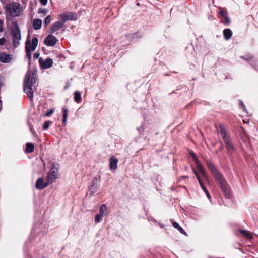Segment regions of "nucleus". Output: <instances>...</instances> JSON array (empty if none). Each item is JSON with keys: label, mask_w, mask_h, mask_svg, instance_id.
Segmentation results:
<instances>
[{"label": "nucleus", "mask_w": 258, "mask_h": 258, "mask_svg": "<svg viewBox=\"0 0 258 258\" xmlns=\"http://www.w3.org/2000/svg\"><path fill=\"white\" fill-rule=\"evenodd\" d=\"M37 81L35 73L32 74L31 78L30 72L28 71L26 73L24 80V90L31 100L33 97V92L36 90Z\"/></svg>", "instance_id": "1"}, {"label": "nucleus", "mask_w": 258, "mask_h": 258, "mask_svg": "<svg viewBox=\"0 0 258 258\" xmlns=\"http://www.w3.org/2000/svg\"><path fill=\"white\" fill-rule=\"evenodd\" d=\"M7 24L11 32L12 41L13 47L17 48L20 44L21 34L18 22L15 20L7 21Z\"/></svg>", "instance_id": "2"}, {"label": "nucleus", "mask_w": 258, "mask_h": 258, "mask_svg": "<svg viewBox=\"0 0 258 258\" xmlns=\"http://www.w3.org/2000/svg\"><path fill=\"white\" fill-rule=\"evenodd\" d=\"M4 10L6 15L12 17L21 16L23 11L21 4L16 2H12L6 4L4 6Z\"/></svg>", "instance_id": "3"}, {"label": "nucleus", "mask_w": 258, "mask_h": 258, "mask_svg": "<svg viewBox=\"0 0 258 258\" xmlns=\"http://www.w3.org/2000/svg\"><path fill=\"white\" fill-rule=\"evenodd\" d=\"M206 162L208 168H209L212 174L214 175L216 180L218 182L221 190L225 194V196L228 197L229 195L226 191L227 189L226 182L223 178L222 175L218 172L216 168L215 167L213 163L210 161H207Z\"/></svg>", "instance_id": "4"}, {"label": "nucleus", "mask_w": 258, "mask_h": 258, "mask_svg": "<svg viewBox=\"0 0 258 258\" xmlns=\"http://www.w3.org/2000/svg\"><path fill=\"white\" fill-rule=\"evenodd\" d=\"M219 129L220 133L223 137L224 141L226 145V149L229 153H233L235 148L231 141V139L229 135L226 133V131L222 124H219Z\"/></svg>", "instance_id": "5"}, {"label": "nucleus", "mask_w": 258, "mask_h": 258, "mask_svg": "<svg viewBox=\"0 0 258 258\" xmlns=\"http://www.w3.org/2000/svg\"><path fill=\"white\" fill-rule=\"evenodd\" d=\"M38 41L37 38H33L32 41L29 39L26 42V53L27 57L30 59L31 58V52L34 51L38 45Z\"/></svg>", "instance_id": "6"}, {"label": "nucleus", "mask_w": 258, "mask_h": 258, "mask_svg": "<svg viewBox=\"0 0 258 258\" xmlns=\"http://www.w3.org/2000/svg\"><path fill=\"white\" fill-rule=\"evenodd\" d=\"M57 169L55 167V165L53 164L50 170L48 172L46 180L48 183H52L57 178Z\"/></svg>", "instance_id": "7"}, {"label": "nucleus", "mask_w": 258, "mask_h": 258, "mask_svg": "<svg viewBox=\"0 0 258 258\" xmlns=\"http://www.w3.org/2000/svg\"><path fill=\"white\" fill-rule=\"evenodd\" d=\"M14 59L13 54H7L6 52H0V61L4 63L11 62Z\"/></svg>", "instance_id": "8"}, {"label": "nucleus", "mask_w": 258, "mask_h": 258, "mask_svg": "<svg viewBox=\"0 0 258 258\" xmlns=\"http://www.w3.org/2000/svg\"><path fill=\"white\" fill-rule=\"evenodd\" d=\"M39 61L41 68L44 69L50 68L53 64V60L51 58H47L45 60H43L40 58Z\"/></svg>", "instance_id": "9"}, {"label": "nucleus", "mask_w": 258, "mask_h": 258, "mask_svg": "<svg viewBox=\"0 0 258 258\" xmlns=\"http://www.w3.org/2000/svg\"><path fill=\"white\" fill-rule=\"evenodd\" d=\"M57 41V38L53 35H48L44 40V43L49 46H54Z\"/></svg>", "instance_id": "10"}, {"label": "nucleus", "mask_w": 258, "mask_h": 258, "mask_svg": "<svg viewBox=\"0 0 258 258\" xmlns=\"http://www.w3.org/2000/svg\"><path fill=\"white\" fill-rule=\"evenodd\" d=\"M49 184L50 183H48L47 180L45 182L42 178H40L36 181V187L38 189H43Z\"/></svg>", "instance_id": "11"}, {"label": "nucleus", "mask_w": 258, "mask_h": 258, "mask_svg": "<svg viewBox=\"0 0 258 258\" xmlns=\"http://www.w3.org/2000/svg\"><path fill=\"white\" fill-rule=\"evenodd\" d=\"M63 22H61L60 21H57L54 23L51 27L50 29V31L51 33H53L56 31L60 29L63 26Z\"/></svg>", "instance_id": "12"}, {"label": "nucleus", "mask_w": 258, "mask_h": 258, "mask_svg": "<svg viewBox=\"0 0 258 258\" xmlns=\"http://www.w3.org/2000/svg\"><path fill=\"white\" fill-rule=\"evenodd\" d=\"M118 160L116 158L112 157L110 159L109 166L111 170H115L117 167Z\"/></svg>", "instance_id": "13"}, {"label": "nucleus", "mask_w": 258, "mask_h": 258, "mask_svg": "<svg viewBox=\"0 0 258 258\" xmlns=\"http://www.w3.org/2000/svg\"><path fill=\"white\" fill-rule=\"evenodd\" d=\"M42 25V20L40 19H36L33 20V26L35 30H39Z\"/></svg>", "instance_id": "14"}, {"label": "nucleus", "mask_w": 258, "mask_h": 258, "mask_svg": "<svg viewBox=\"0 0 258 258\" xmlns=\"http://www.w3.org/2000/svg\"><path fill=\"white\" fill-rule=\"evenodd\" d=\"M223 34L226 40H229L232 35V32L230 29H226L223 31Z\"/></svg>", "instance_id": "15"}, {"label": "nucleus", "mask_w": 258, "mask_h": 258, "mask_svg": "<svg viewBox=\"0 0 258 258\" xmlns=\"http://www.w3.org/2000/svg\"><path fill=\"white\" fill-rule=\"evenodd\" d=\"M196 165H197V167L198 169H199V171L202 173L203 176L204 177H206V173L205 172V170H204V168L203 167L202 165L200 163V162H198L197 161H196Z\"/></svg>", "instance_id": "16"}, {"label": "nucleus", "mask_w": 258, "mask_h": 258, "mask_svg": "<svg viewBox=\"0 0 258 258\" xmlns=\"http://www.w3.org/2000/svg\"><path fill=\"white\" fill-rule=\"evenodd\" d=\"M34 149V145L31 143H27L26 144V148L25 149L26 152L27 153H32L33 152Z\"/></svg>", "instance_id": "17"}, {"label": "nucleus", "mask_w": 258, "mask_h": 258, "mask_svg": "<svg viewBox=\"0 0 258 258\" xmlns=\"http://www.w3.org/2000/svg\"><path fill=\"white\" fill-rule=\"evenodd\" d=\"M172 224L174 227L178 229L181 233L185 235H186V233L185 232V231L179 226L177 222H173Z\"/></svg>", "instance_id": "18"}, {"label": "nucleus", "mask_w": 258, "mask_h": 258, "mask_svg": "<svg viewBox=\"0 0 258 258\" xmlns=\"http://www.w3.org/2000/svg\"><path fill=\"white\" fill-rule=\"evenodd\" d=\"M194 173H195V175L196 176L197 179L198 180V181H199L201 187L202 188V189L204 190V191L205 192H207V189H206V187L204 186L203 183L202 182V180H201V179H200L199 176L198 175V174H197V172L195 170H194Z\"/></svg>", "instance_id": "19"}, {"label": "nucleus", "mask_w": 258, "mask_h": 258, "mask_svg": "<svg viewBox=\"0 0 258 258\" xmlns=\"http://www.w3.org/2000/svg\"><path fill=\"white\" fill-rule=\"evenodd\" d=\"M74 100L77 103H80L81 101V94L78 91H76L74 93Z\"/></svg>", "instance_id": "20"}, {"label": "nucleus", "mask_w": 258, "mask_h": 258, "mask_svg": "<svg viewBox=\"0 0 258 258\" xmlns=\"http://www.w3.org/2000/svg\"><path fill=\"white\" fill-rule=\"evenodd\" d=\"M59 18L63 21V24L66 21L69 20L70 18V15H68V14H61L59 15Z\"/></svg>", "instance_id": "21"}, {"label": "nucleus", "mask_w": 258, "mask_h": 258, "mask_svg": "<svg viewBox=\"0 0 258 258\" xmlns=\"http://www.w3.org/2000/svg\"><path fill=\"white\" fill-rule=\"evenodd\" d=\"M240 232L245 237L247 238L248 239H251L252 237L251 234L247 231L245 230H240Z\"/></svg>", "instance_id": "22"}, {"label": "nucleus", "mask_w": 258, "mask_h": 258, "mask_svg": "<svg viewBox=\"0 0 258 258\" xmlns=\"http://www.w3.org/2000/svg\"><path fill=\"white\" fill-rule=\"evenodd\" d=\"M63 112V122L65 123L67 120L68 117V110L66 108H62Z\"/></svg>", "instance_id": "23"}, {"label": "nucleus", "mask_w": 258, "mask_h": 258, "mask_svg": "<svg viewBox=\"0 0 258 258\" xmlns=\"http://www.w3.org/2000/svg\"><path fill=\"white\" fill-rule=\"evenodd\" d=\"M107 211V207L105 204L102 205L100 208V214L103 216Z\"/></svg>", "instance_id": "24"}, {"label": "nucleus", "mask_w": 258, "mask_h": 258, "mask_svg": "<svg viewBox=\"0 0 258 258\" xmlns=\"http://www.w3.org/2000/svg\"><path fill=\"white\" fill-rule=\"evenodd\" d=\"M100 176H96L95 177L92 181V185H91V187L93 186V185H94L96 184L97 182H98L100 181Z\"/></svg>", "instance_id": "25"}, {"label": "nucleus", "mask_w": 258, "mask_h": 258, "mask_svg": "<svg viewBox=\"0 0 258 258\" xmlns=\"http://www.w3.org/2000/svg\"><path fill=\"white\" fill-rule=\"evenodd\" d=\"M102 217L100 214L96 215L95 217V221L97 223L99 222Z\"/></svg>", "instance_id": "26"}, {"label": "nucleus", "mask_w": 258, "mask_h": 258, "mask_svg": "<svg viewBox=\"0 0 258 258\" xmlns=\"http://www.w3.org/2000/svg\"><path fill=\"white\" fill-rule=\"evenodd\" d=\"M51 21V17L50 16H48L46 17L45 20H44V24L45 26H47L50 22Z\"/></svg>", "instance_id": "27"}, {"label": "nucleus", "mask_w": 258, "mask_h": 258, "mask_svg": "<svg viewBox=\"0 0 258 258\" xmlns=\"http://www.w3.org/2000/svg\"><path fill=\"white\" fill-rule=\"evenodd\" d=\"M68 15H70V18L69 20H75L76 19V15L73 13H68Z\"/></svg>", "instance_id": "28"}, {"label": "nucleus", "mask_w": 258, "mask_h": 258, "mask_svg": "<svg viewBox=\"0 0 258 258\" xmlns=\"http://www.w3.org/2000/svg\"><path fill=\"white\" fill-rule=\"evenodd\" d=\"M219 13L224 18L227 16L226 12L223 9H220Z\"/></svg>", "instance_id": "29"}, {"label": "nucleus", "mask_w": 258, "mask_h": 258, "mask_svg": "<svg viewBox=\"0 0 258 258\" xmlns=\"http://www.w3.org/2000/svg\"><path fill=\"white\" fill-rule=\"evenodd\" d=\"M50 122L49 121H46L44 123L43 125V128L44 130H47L49 128V126L50 125Z\"/></svg>", "instance_id": "30"}, {"label": "nucleus", "mask_w": 258, "mask_h": 258, "mask_svg": "<svg viewBox=\"0 0 258 258\" xmlns=\"http://www.w3.org/2000/svg\"><path fill=\"white\" fill-rule=\"evenodd\" d=\"M6 42V39L5 38H0V46L4 45Z\"/></svg>", "instance_id": "31"}, {"label": "nucleus", "mask_w": 258, "mask_h": 258, "mask_svg": "<svg viewBox=\"0 0 258 258\" xmlns=\"http://www.w3.org/2000/svg\"><path fill=\"white\" fill-rule=\"evenodd\" d=\"M191 155L192 156V157L193 158V159L195 162V164H196V161H197L198 162H199V161L198 160V159H197L196 155L195 154V153H191Z\"/></svg>", "instance_id": "32"}, {"label": "nucleus", "mask_w": 258, "mask_h": 258, "mask_svg": "<svg viewBox=\"0 0 258 258\" xmlns=\"http://www.w3.org/2000/svg\"><path fill=\"white\" fill-rule=\"evenodd\" d=\"M53 111H54L53 109H51L50 110H48L47 111V112L46 113V115L47 116H50L53 113Z\"/></svg>", "instance_id": "33"}, {"label": "nucleus", "mask_w": 258, "mask_h": 258, "mask_svg": "<svg viewBox=\"0 0 258 258\" xmlns=\"http://www.w3.org/2000/svg\"><path fill=\"white\" fill-rule=\"evenodd\" d=\"M3 21L2 20L0 19V32H3Z\"/></svg>", "instance_id": "34"}, {"label": "nucleus", "mask_w": 258, "mask_h": 258, "mask_svg": "<svg viewBox=\"0 0 258 258\" xmlns=\"http://www.w3.org/2000/svg\"><path fill=\"white\" fill-rule=\"evenodd\" d=\"M243 58L246 60H250L252 58V56L251 55H248L246 57H244Z\"/></svg>", "instance_id": "35"}, {"label": "nucleus", "mask_w": 258, "mask_h": 258, "mask_svg": "<svg viewBox=\"0 0 258 258\" xmlns=\"http://www.w3.org/2000/svg\"><path fill=\"white\" fill-rule=\"evenodd\" d=\"M40 2L42 5L45 6L47 3V0H40Z\"/></svg>", "instance_id": "36"}, {"label": "nucleus", "mask_w": 258, "mask_h": 258, "mask_svg": "<svg viewBox=\"0 0 258 258\" xmlns=\"http://www.w3.org/2000/svg\"><path fill=\"white\" fill-rule=\"evenodd\" d=\"M39 54L36 53L34 54V58L37 59L39 57Z\"/></svg>", "instance_id": "37"}, {"label": "nucleus", "mask_w": 258, "mask_h": 258, "mask_svg": "<svg viewBox=\"0 0 258 258\" xmlns=\"http://www.w3.org/2000/svg\"><path fill=\"white\" fill-rule=\"evenodd\" d=\"M241 131L244 135H246V131L243 128H241Z\"/></svg>", "instance_id": "38"}, {"label": "nucleus", "mask_w": 258, "mask_h": 258, "mask_svg": "<svg viewBox=\"0 0 258 258\" xmlns=\"http://www.w3.org/2000/svg\"><path fill=\"white\" fill-rule=\"evenodd\" d=\"M224 18L226 19V21H227L228 23L230 22V19H229V18L227 17V16L226 17H225Z\"/></svg>", "instance_id": "39"}, {"label": "nucleus", "mask_w": 258, "mask_h": 258, "mask_svg": "<svg viewBox=\"0 0 258 258\" xmlns=\"http://www.w3.org/2000/svg\"><path fill=\"white\" fill-rule=\"evenodd\" d=\"M38 12L39 13H43L44 12V11L42 10H41V9H39V11H38Z\"/></svg>", "instance_id": "40"}, {"label": "nucleus", "mask_w": 258, "mask_h": 258, "mask_svg": "<svg viewBox=\"0 0 258 258\" xmlns=\"http://www.w3.org/2000/svg\"><path fill=\"white\" fill-rule=\"evenodd\" d=\"M206 193V194L207 195V196L210 198V194L209 193V192L207 191V192H205Z\"/></svg>", "instance_id": "41"}]
</instances>
